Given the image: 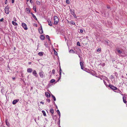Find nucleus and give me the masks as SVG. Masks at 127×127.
I'll return each instance as SVG.
<instances>
[{
    "instance_id": "f257e3e1",
    "label": "nucleus",
    "mask_w": 127,
    "mask_h": 127,
    "mask_svg": "<svg viewBox=\"0 0 127 127\" xmlns=\"http://www.w3.org/2000/svg\"><path fill=\"white\" fill-rule=\"evenodd\" d=\"M54 25H57L58 24L59 21V19L58 17L57 16H55L54 17Z\"/></svg>"
},
{
    "instance_id": "f03ea898",
    "label": "nucleus",
    "mask_w": 127,
    "mask_h": 127,
    "mask_svg": "<svg viewBox=\"0 0 127 127\" xmlns=\"http://www.w3.org/2000/svg\"><path fill=\"white\" fill-rule=\"evenodd\" d=\"M5 13L7 14H9V8L8 6H7L5 8Z\"/></svg>"
},
{
    "instance_id": "7ed1b4c3",
    "label": "nucleus",
    "mask_w": 127,
    "mask_h": 127,
    "mask_svg": "<svg viewBox=\"0 0 127 127\" xmlns=\"http://www.w3.org/2000/svg\"><path fill=\"white\" fill-rule=\"evenodd\" d=\"M108 87H109L111 89L113 90H116L117 89L116 87L110 85H109Z\"/></svg>"
},
{
    "instance_id": "20e7f679",
    "label": "nucleus",
    "mask_w": 127,
    "mask_h": 127,
    "mask_svg": "<svg viewBox=\"0 0 127 127\" xmlns=\"http://www.w3.org/2000/svg\"><path fill=\"white\" fill-rule=\"evenodd\" d=\"M22 27H23L25 30H26L28 29V28L27 27L25 23H22Z\"/></svg>"
},
{
    "instance_id": "39448f33",
    "label": "nucleus",
    "mask_w": 127,
    "mask_h": 127,
    "mask_svg": "<svg viewBox=\"0 0 127 127\" xmlns=\"http://www.w3.org/2000/svg\"><path fill=\"white\" fill-rule=\"evenodd\" d=\"M19 100L18 99L14 100L12 102L13 104L14 105L15 104L19 101Z\"/></svg>"
},
{
    "instance_id": "423d86ee",
    "label": "nucleus",
    "mask_w": 127,
    "mask_h": 127,
    "mask_svg": "<svg viewBox=\"0 0 127 127\" xmlns=\"http://www.w3.org/2000/svg\"><path fill=\"white\" fill-rule=\"evenodd\" d=\"M32 74L33 75H34V76L36 77H37L38 75L37 74L36 71L35 70H34L33 71Z\"/></svg>"
},
{
    "instance_id": "0eeeda50",
    "label": "nucleus",
    "mask_w": 127,
    "mask_h": 127,
    "mask_svg": "<svg viewBox=\"0 0 127 127\" xmlns=\"http://www.w3.org/2000/svg\"><path fill=\"white\" fill-rule=\"evenodd\" d=\"M45 94L46 95V97H48L49 98L50 97V95L49 94V93L48 92H45Z\"/></svg>"
},
{
    "instance_id": "6e6552de",
    "label": "nucleus",
    "mask_w": 127,
    "mask_h": 127,
    "mask_svg": "<svg viewBox=\"0 0 127 127\" xmlns=\"http://www.w3.org/2000/svg\"><path fill=\"white\" fill-rule=\"evenodd\" d=\"M43 74L44 73L42 72V71L41 72H39V75L42 78L43 77Z\"/></svg>"
},
{
    "instance_id": "1a4fd4ad",
    "label": "nucleus",
    "mask_w": 127,
    "mask_h": 127,
    "mask_svg": "<svg viewBox=\"0 0 127 127\" xmlns=\"http://www.w3.org/2000/svg\"><path fill=\"white\" fill-rule=\"evenodd\" d=\"M47 21L48 23V25L50 26H52V24L51 23V22L50 20L48 19L47 20Z\"/></svg>"
},
{
    "instance_id": "9d476101",
    "label": "nucleus",
    "mask_w": 127,
    "mask_h": 127,
    "mask_svg": "<svg viewBox=\"0 0 127 127\" xmlns=\"http://www.w3.org/2000/svg\"><path fill=\"white\" fill-rule=\"evenodd\" d=\"M26 11L27 13H29L30 12V9L28 8H26Z\"/></svg>"
},
{
    "instance_id": "9b49d317",
    "label": "nucleus",
    "mask_w": 127,
    "mask_h": 127,
    "mask_svg": "<svg viewBox=\"0 0 127 127\" xmlns=\"http://www.w3.org/2000/svg\"><path fill=\"white\" fill-rule=\"evenodd\" d=\"M32 71V69L31 68H29L27 70V71L28 72L31 73Z\"/></svg>"
},
{
    "instance_id": "f8f14e48",
    "label": "nucleus",
    "mask_w": 127,
    "mask_h": 127,
    "mask_svg": "<svg viewBox=\"0 0 127 127\" xmlns=\"http://www.w3.org/2000/svg\"><path fill=\"white\" fill-rule=\"evenodd\" d=\"M39 32L40 34H42L43 33V32L42 27L40 29H39Z\"/></svg>"
},
{
    "instance_id": "ddd939ff",
    "label": "nucleus",
    "mask_w": 127,
    "mask_h": 127,
    "mask_svg": "<svg viewBox=\"0 0 127 127\" xmlns=\"http://www.w3.org/2000/svg\"><path fill=\"white\" fill-rule=\"evenodd\" d=\"M44 53L42 52H40L38 53V55L41 56H42Z\"/></svg>"
},
{
    "instance_id": "4468645a",
    "label": "nucleus",
    "mask_w": 127,
    "mask_h": 127,
    "mask_svg": "<svg viewBox=\"0 0 127 127\" xmlns=\"http://www.w3.org/2000/svg\"><path fill=\"white\" fill-rule=\"evenodd\" d=\"M126 98V97L125 96H124L123 97V102L125 103H126L127 102V101H126V99H125Z\"/></svg>"
},
{
    "instance_id": "2eb2a0df",
    "label": "nucleus",
    "mask_w": 127,
    "mask_h": 127,
    "mask_svg": "<svg viewBox=\"0 0 127 127\" xmlns=\"http://www.w3.org/2000/svg\"><path fill=\"white\" fill-rule=\"evenodd\" d=\"M12 24L14 26H17L18 25L15 22H14L13 21H12Z\"/></svg>"
},
{
    "instance_id": "dca6fc26",
    "label": "nucleus",
    "mask_w": 127,
    "mask_h": 127,
    "mask_svg": "<svg viewBox=\"0 0 127 127\" xmlns=\"http://www.w3.org/2000/svg\"><path fill=\"white\" fill-rule=\"evenodd\" d=\"M69 23L70 24H71L72 25H75V22L72 21H70Z\"/></svg>"
},
{
    "instance_id": "f3484780",
    "label": "nucleus",
    "mask_w": 127,
    "mask_h": 127,
    "mask_svg": "<svg viewBox=\"0 0 127 127\" xmlns=\"http://www.w3.org/2000/svg\"><path fill=\"white\" fill-rule=\"evenodd\" d=\"M31 14L32 15V16H33V17L36 20H37V18H36V16L32 13H31Z\"/></svg>"
},
{
    "instance_id": "a211bd4d",
    "label": "nucleus",
    "mask_w": 127,
    "mask_h": 127,
    "mask_svg": "<svg viewBox=\"0 0 127 127\" xmlns=\"http://www.w3.org/2000/svg\"><path fill=\"white\" fill-rule=\"evenodd\" d=\"M40 38L42 40H43L44 39L45 37L43 35H41L40 36Z\"/></svg>"
},
{
    "instance_id": "6ab92c4d",
    "label": "nucleus",
    "mask_w": 127,
    "mask_h": 127,
    "mask_svg": "<svg viewBox=\"0 0 127 127\" xmlns=\"http://www.w3.org/2000/svg\"><path fill=\"white\" fill-rule=\"evenodd\" d=\"M50 112L52 114H53L54 113V110L53 109H50Z\"/></svg>"
},
{
    "instance_id": "aec40b11",
    "label": "nucleus",
    "mask_w": 127,
    "mask_h": 127,
    "mask_svg": "<svg viewBox=\"0 0 127 127\" xmlns=\"http://www.w3.org/2000/svg\"><path fill=\"white\" fill-rule=\"evenodd\" d=\"M69 52L70 53H75L74 51L73 50H71L69 51Z\"/></svg>"
},
{
    "instance_id": "412c9836",
    "label": "nucleus",
    "mask_w": 127,
    "mask_h": 127,
    "mask_svg": "<svg viewBox=\"0 0 127 127\" xmlns=\"http://www.w3.org/2000/svg\"><path fill=\"white\" fill-rule=\"evenodd\" d=\"M42 113H43L44 116H46V114L45 113V112L44 111H42Z\"/></svg>"
},
{
    "instance_id": "4be33fe9",
    "label": "nucleus",
    "mask_w": 127,
    "mask_h": 127,
    "mask_svg": "<svg viewBox=\"0 0 127 127\" xmlns=\"http://www.w3.org/2000/svg\"><path fill=\"white\" fill-rule=\"evenodd\" d=\"M52 98H53L54 100L55 101L56 100V98L52 94Z\"/></svg>"
},
{
    "instance_id": "5701e85b",
    "label": "nucleus",
    "mask_w": 127,
    "mask_h": 127,
    "mask_svg": "<svg viewBox=\"0 0 127 127\" xmlns=\"http://www.w3.org/2000/svg\"><path fill=\"white\" fill-rule=\"evenodd\" d=\"M80 64L81 66H83L84 64H83V63H82V62H80Z\"/></svg>"
},
{
    "instance_id": "b1692460",
    "label": "nucleus",
    "mask_w": 127,
    "mask_h": 127,
    "mask_svg": "<svg viewBox=\"0 0 127 127\" xmlns=\"http://www.w3.org/2000/svg\"><path fill=\"white\" fill-rule=\"evenodd\" d=\"M36 3L38 5H40V3L39 1H36Z\"/></svg>"
},
{
    "instance_id": "393cba45",
    "label": "nucleus",
    "mask_w": 127,
    "mask_h": 127,
    "mask_svg": "<svg viewBox=\"0 0 127 127\" xmlns=\"http://www.w3.org/2000/svg\"><path fill=\"white\" fill-rule=\"evenodd\" d=\"M103 82L104 84L106 85V87L108 86V85H107L106 82L105 81V80H103Z\"/></svg>"
},
{
    "instance_id": "a878e982",
    "label": "nucleus",
    "mask_w": 127,
    "mask_h": 127,
    "mask_svg": "<svg viewBox=\"0 0 127 127\" xmlns=\"http://www.w3.org/2000/svg\"><path fill=\"white\" fill-rule=\"evenodd\" d=\"M55 70L54 69H53L52 70V73L53 74H54L55 73Z\"/></svg>"
},
{
    "instance_id": "bb28decb",
    "label": "nucleus",
    "mask_w": 127,
    "mask_h": 127,
    "mask_svg": "<svg viewBox=\"0 0 127 127\" xmlns=\"http://www.w3.org/2000/svg\"><path fill=\"white\" fill-rule=\"evenodd\" d=\"M48 43L47 42H45L44 44V45L46 47H47L48 46Z\"/></svg>"
},
{
    "instance_id": "cd10ccee",
    "label": "nucleus",
    "mask_w": 127,
    "mask_h": 127,
    "mask_svg": "<svg viewBox=\"0 0 127 127\" xmlns=\"http://www.w3.org/2000/svg\"><path fill=\"white\" fill-rule=\"evenodd\" d=\"M46 38L48 39L49 40V41L50 40V39L49 38V37L48 35H47L46 36Z\"/></svg>"
},
{
    "instance_id": "c85d7f7f",
    "label": "nucleus",
    "mask_w": 127,
    "mask_h": 127,
    "mask_svg": "<svg viewBox=\"0 0 127 127\" xmlns=\"http://www.w3.org/2000/svg\"><path fill=\"white\" fill-rule=\"evenodd\" d=\"M66 3L68 4H69L70 3L69 1V0H66Z\"/></svg>"
},
{
    "instance_id": "c756f323",
    "label": "nucleus",
    "mask_w": 127,
    "mask_h": 127,
    "mask_svg": "<svg viewBox=\"0 0 127 127\" xmlns=\"http://www.w3.org/2000/svg\"><path fill=\"white\" fill-rule=\"evenodd\" d=\"M55 81V80L54 79H52L51 81L50 82L51 83H52L54 82Z\"/></svg>"
},
{
    "instance_id": "7c9ffc66",
    "label": "nucleus",
    "mask_w": 127,
    "mask_h": 127,
    "mask_svg": "<svg viewBox=\"0 0 127 127\" xmlns=\"http://www.w3.org/2000/svg\"><path fill=\"white\" fill-rule=\"evenodd\" d=\"M57 112L60 117V113L59 111V110H58L57 111Z\"/></svg>"
},
{
    "instance_id": "2f4dec72",
    "label": "nucleus",
    "mask_w": 127,
    "mask_h": 127,
    "mask_svg": "<svg viewBox=\"0 0 127 127\" xmlns=\"http://www.w3.org/2000/svg\"><path fill=\"white\" fill-rule=\"evenodd\" d=\"M117 51L119 53L121 54L122 53V52L119 50H117Z\"/></svg>"
},
{
    "instance_id": "473e14b6",
    "label": "nucleus",
    "mask_w": 127,
    "mask_h": 127,
    "mask_svg": "<svg viewBox=\"0 0 127 127\" xmlns=\"http://www.w3.org/2000/svg\"><path fill=\"white\" fill-rule=\"evenodd\" d=\"M71 14L73 15H74L76 16V15L75 14V13L73 11H72V12H71Z\"/></svg>"
},
{
    "instance_id": "72a5a7b5",
    "label": "nucleus",
    "mask_w": 127,
    "mask_h": 127,
    "mask_svg": "<svg viewBox=\"0 0 127 127\" xmlns=\"http://www.w3.org/2000/svg\"><path fill=\"white\" fill-rule=\"evenodd\" d=\"M54 54L55 55H57V52L55 50H54Z\"/></svg>"
},
{
    "instance_id": "f704fd0d",
    "label": "nucleus",
    "mask_w": 127,
    "mask_h": 127,
    "mask_svg": "<svg viewBox=\"0 0 127 127\" xmlns=\"http://www.w3.org/2000/svg\"><path fill=\"white\" fill-rule=\"evenodd\" d=\"M77 45H79V46H80V44L79 42L78 41L77 42Z\"/></svg>"
},
{
    "instance_id": "c9c22d12",
    "label": "nucleus",
    "mask_w": 127,
    "mask_h": 127,
    "mask_svg": "<svg viewBox=\"0 0 127 127\" xmlns=\"http://www.w3.org/2000/svg\"><path fill=\"white\" fill-rule=\"evenodd\" d=\"M4 20V18H2L1 19H0V22H2Z\"/></svg>"
},
{
    "instance_id": "e433bc0d",
    "label": "nucleus",
    "mask_w": 127,
    "mask_h": 127,
    "mask_svg": "<svg viewBox=\"0 0 127 127\" xmlns=\"http://www.w3.org/2000/svg\"><path fill=\"white\" fill-rule=\"evenodd\" d=\"M33 8L34 10L35 11V12H36V7H34V6Z\"/></svg>"
},
{
    "instance_id": "4c0bfd02",
    "label": "nucleus",
    "mask_w": 127,
    "mask_h": 127,
    "mask_svg": "<svg viewBox=\"0 0 127 127\" xmlns=\"http://www.w3.org/2000/svg\"><path fill=\"white\" fill-rule=\"evenodd\" d=\"M14 0H11V2H12V3H14Z\"/></svg>"
},
{
    "instance_id": "58836bf2",
    "label": "nucleus",
    "mask_w": 127,
    "mask_h": 127,
    "mask_svg": "<svg viewBox=\"0 0 127 127\" xmlns=\"http://www.w3.org/2000/svg\"><path fill=\"white\" fill-rule=\"evenodd\" d=\"M61 72H60V78H61Z\"/></svg>"
},
{
    "instance_id": "ea45409f",
    "label": "nucleus",
    "mask_w": 127,
    "mask_h": 127,
    "mask_svg": "<svg viewBox=\"0 0 127 127\" xmlns=\"http://www.w3.org/2000/svg\"><path fill=\"white\" fill-rule=\"evenodd\" d=\"M47 101L48 102H49L50 101V99H47Z\"/></svg>"
},
{
    "instance_id": "a19ab883",
    "label": "nucleus",
    "mask_w": 127,
    "mask_h": 127,
    "mask_svg": "<svg viewBox=\"0 0 127 127\" xmlns=\"http://www.w3.org/2000/svg\"><path fill=\"white\" fill-rule=\"evenodd\" d=\"M7 3V0H5V4H6Z\"/></svg>"
},
{
    "instance_id": "79ce46f5",
    "label": "nucleus",
    "mask_w": 127,
    "mask_h": 127,
    "mask_svg": "<svg viewBox=\"0 0 127 127\" xmlns=\"http://www.w3.org/2000/svg\"><path fill=\"white\" fill-rule=\"evenodd\" d=\"M100 48H98V49H97V51H98H98H100Z\"/></svg>"
},
{
    "instance_id": "37998d69",
    "label": "nucleus",
    "mask_w": 127,
    "mask_h": 127,
    "mask_svg": "<svg viewBox=\"0 0 127 127\" xmlns=\"http://www.w3.org/2000/svg\"><path fill=\"white\" fill-rule=\"evenodd\" d=\"M76 54H78V55L79 57V58H81V56H80L78 54V53H76Z\"/></svg>"
},
{
    "instance_id": "c03bdc74",
    "label": "nucleus",
    "mask_w": 127,
    "mask_h": 127,
    "mask_svg": "<svg viewBox=\"0 0 127 127\" xmlns=\"http://www.w3.org/2000/svg\"><path fill=\"white\" fill-rule=\"evenodd\" d=\"M81 69L83 70H84V68H83V66H81Z\"/></svg>"
},
{
    "instance_id": "a18cd8bd",
    "label": "nucleus",
    "mask_w": 127,
    "mask_h": 127,
    "mask_svg": "<svg viewBox=\"0 0 127 127\" xmlns=\"http://www.w3.org/2000/svg\"><path fill=\"white\" fill-rule=\"evenodd\" d=\"M80 32H81V33H82L83 32V31L82 30H80Z\"/></svg>"
},
{
    "instance_id": "49530a36",
    "label": "nucleus",
    "mask_w": 127,
    "mask_h": 127,
    "mask_svg": "<svg viewBox=\"0 0 127 127\" xmlns=\"http://www.w3.org/2000/svg\"><path fill=\"white\" fill-rule=\"evenodd\" d=\"M107 7L108 8H110V7L109 6H107Z\"/></svg>"
},
{
    "instance_id": "de8ad7c7",
    "label": "nucleus",
    "mask_w": 127,
    "mask_h": 127,
    "mask_svg": "<svg viewBox=\"0 0 127 127\" xmlns=\"http://www.w3.org/2000/svg\"><path fill=\"white\" fill-rule=\"evenodd\" d=\"M62 72V70L61 69V68L60 69V72Z\"/></svg>"
},
{
    "instance_id": "09e8293b",
    "label": "nucleus",
    "mask_w": 127,
    "mask_h": 127,
    "mask_svg": "<svg viewBox=\"0 0 127 127\" xmlns=\"http://www.w3.org/2000/svg\"><path fill=\"white\" fill-rule=\"evenodd\" d=\"M40 103H42V104H44V102H40Z\"/></svg>"
},
{
    "instance_id": "8fccbe9b",
    "label": "nucleus",
    "mask_w": 127,
    "mask_h": 127,
    "mask_svg": "<svg viewBox=\"0 0 127 127\" xmlns=\"http://www.w3.org/2000/svg\"><path fill=\"white\" fill-rule=\"evenodd\" d=\"M32 0H30V2L31 3H32Z\"/></svg>"
},
{
    "instance_id": "3c124183",
    "label": "nucleus",
    "mask_w": 127,
    "mask_h": 127,
    "mask_svg": "<svg viewBox=\"0 0 127 127\" xmlns=\"http://www.w3.org/2000/svg\"><path fill=\"white\" fill-rule=\"evenodd\" d=\"M73 16H74L75 17V18H76V16H75L74 15H73Z\"/></svg>"
},
{
    "instance_id": "603ef678",
    "label": "nucleus",
    "mask_w": 127,
    "mask_h": 127,
    "mask_svg": "<svg viewBox=\"0 0 127 127\" xmlns=\"http://www.w3.org/2000/svg\"><path fill=\"white\" fill-rule=\"evenodd\" d=\"M14 49L15 50L16 49V48L15 47H14Z\"/></svg>"
},
{
    "instance_id": "864d4df0",
    "label": "nucleus",
    "mask_w": 127,
    "mask_h": 127,
    "mask_svg": "<svg viewBox=\"0 0 127 127\" xmlns=\"http://www.w3.org/2000/svg\"><path fill=\"white\" fill-rule=\"evenodd\" d=\"M31 62H30V63H29V64H31Z\"/></svg>"
},
{
    "instance_id": "5fc2aeb1",
    "label": "nucleus",
    "mask_w": 127,
    "mask_h": 127,
    "mask_svg": "<svg viewBox=\"0 0 127 127\" xmlns=\"http://www.w3.org/2000/svg\"><path fill=\"white\" fill-rule=\"evenodd\" d=\"M29 1V0H27V1Z\"/></svg>"
},
{
    "instance_id": "6e6d98bb",
    "label": "nucleus",
    "mask_w": 127,
    "mask_h": 127,
    "mask_svg": "<svg viewBox=\"0 0 127 127\" xmlns=\"http://www.w3.org/2000/svg\"><path fill=\"white\" fill-rule=\"evenodd\" d=\"M14 21H16V19H15V20Z\"/></svg>"
},
{
    "instance_id": "4d7b16f0",
    "label": "nucleus",
    "mask_w": 127,
    "mask_h": 127,
    "mask_svg": "<svg viewBox=\"0 0 127 127\" xmlns=\"http://www.w3.org/2000/svg\"><path fill=\"white\" fill-rule=\"evenodd\" d=\"M60 78H60L59 79V80ZM58 81H59V80H58Z\"/></svg>"
},
{
    "instance_id": "13d9d810",
    "label": "nucleus",
    "mask_w": 127,
    "mask_h": 127,
    "mask_svg": "<svg viewBox=\"0 0 127 127\" xmlns=\"http://www.w3.org/2000/svg\"><path fill=\"white\" fill-rule=\"evenodd\" d=\"M126 75H127V74H126Z\"/></svg>"
}]
</instances>
